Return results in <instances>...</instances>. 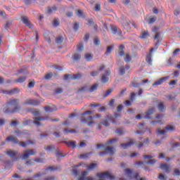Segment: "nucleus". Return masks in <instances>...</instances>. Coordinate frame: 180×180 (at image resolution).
<instances>
[{
	"label": "nucleus",
	"instance_id": "nucleus-43",
	"mask_svg": "<svg viewBox=\"0 0 180 180\" xmlns=\"http://www.w3.org/2000/svg\"><path fill=\"white\" fill-rule=\"evenodd\" d=\"M44 150L46 151H51V150H56V146L54 145H51L47 147H44Z\"/></svg>",
	"mask_w": 180,
	"mask_h": 180
},
{
	"label": "nucleus",
	"instance_id": "nucleus-18",
	"mask_svg": "<svg viewBox=\"0 0 180 180\" xmlns=\"http://www.w3.org/2000/svg\"><path fill=\"white\" fill-rule=\"evenodd\" d=\"M62 143H64L66 144L67 147H71V148H75L77 147V141H63Z\"/></svg>",
	"mask_w": 180,
	"mask_h": 180
},
{
	"label": "nucleus",
	"instance_id": "nucleus-24",
	"mask_svg": "<svg viewBox=\"0 0 180 180\" xmlns=\"http://www.w3.org/2000/svg\"><path fill=\"white\" fill-rule=\"evenodd\" d=\"M153 56L151 55V53H149L146 55V61L147 63L149 64V65H153V59H152Z\"/></svg>",
	"mask_w": 180,
	"mask_h": 180
},
{
	"label": "nucleus",
	"instance_id": "nucleus-46",
	"mask_svg": "<svg viewBox=\"0 0 180 180\" xmlns=\"http://www.w3.org/2000/svg\"><path fill=\"white\" fill-rule=\"evenodd\" d=\"M31 112L32 113V115H34V116H39V115H40V111H39V110L37 109L32 110Z\"/></svg>",
	"mask_w": 180,
	"mask_h": 180
},
{
	"label": "nucleus",
	"instance_id": "nucleus-62",
	"mask_svg": "<svg viewBox=\"0 0 180 180\" xmlns=\"http://www.w3.org/2000/svg\"><path fill=\"white\" fill-rule=\"evenodd\" d=\"M95 11L96 12H99V11H101V4H97L95 5Z\"/></svg>",
	"mask_w": 180,
	"mask_h": 180
},
{
	"label": "nucleus",
	"instance_id": "nucleus-26",
	"mask_svg": "<svg viewBox=\"0 0 180 180\" xmlns=\"http://www.w3.org/2000/svg\"><path fill=\"white\" fill-rule=\"evenodd\" d=\"M84 58H85L86 61H88V62L92 61V60L94 59V54L85 53Z\"/></svg>",
	"mask_w": 180,
	"mask_h": 180
},
{
	"label": "nucleus",
	"instance_id": "nucleus-45",
	"mask_svg": "<svg viewBox=\"0 0 180 180\" xmlns=\"http://www.w3.org/2000/svg\"><path fill=\"white\" fill-rule=\"evenodd\" d=\"M117 140H119L118 139H110L106 142V145H110V144H113V143H116V141H117Z\"/></svg>",
	"mask_w": 180,
	"mask_h": 180
},
{
	"label": "nucleus",
	"instance_id": "nucleus-14",
	"mask_svg": "<svg viewBox=\"0 0 180 180\" xmlns=\"http://www.w3.org/2000/svg\"><path fill=\"white\" fill-rule=\"evenodd\" d=\"M167 79H169V76L163 77L159 79L158 80H157L155 82H154L153 85V86H158V85H162V84H164V82H165Z\"/></svg>",
	"mask_w": 180,
	"mask_h": 180
},
{
	"label": "nucleus",
	"instance_id": "nucleus-44",
	"mask_svg": "<svg viewBox=\"0 0 180 180\" xmlns=\"http://www.w3.org/2000/svg\"><path fill=\"white\" fill-rule=\"evenodd\" d=\"M54 92L56 95H58L60 94H63V92H64V89L61 88H57L54 90Z\"/></svg>",
	"mask_w": 180,
	"mask_h": 180
},
{
	"label": "nucleus",
	"instance_id": "nucleus-17",
	"mask_svg": "<svg viewBox=\"0 0 180 180\" xmlns=\"http://www.w3.org/2000/svg\"><path fill=\"white\" fill-rule=\"evenodd\" d=\"M21 20L22 23H24V25H26V26H28V27H30V29L33 27V25H32V23H30V21L29 20V18H27V16H22Z\"/></svg>",
	"mask_w": 180,
	"mask_h": 180
},
{
	"label": "nucleus",
	"instance_id": "nucleus-53",
	"mask_svg": "<svg viewBox=\"0 0 180 180\" xmlns=\"http://www.w3.org/2000/svg\"><path fill=\"white\" fill-rule=\"evenodd\" d=\"M105 119H108L110 122H112V123H116V120H115V118H112L110 115H106Z\"/></svg>",
	"mask_w": 180,
	"mask_h": 180
},
{
	"label": "nucleus",
	"instance_id": "nucleus-51",
	"mask_svg": "<svg viewBox=\"0 0 180 180\" xmlns=\"http://www.w3.org/2000/svg\"><path fill=\"white\" fill-rule=\"evenodd\" d=\"M94 43L95 46H99L101 44V39H99L98 37H96L94 38Z\"/></svg>",
	"mask_w": 180,
	"mask_h": 180
},
{
	"label": "nucleus",
	"instance_id": "nucleus-13",
	"mask_svg": "<svg viewBox=\"0 0 180 180\" xmlns=\"http://www.w3.org/2000/svg\"><path fill=\"white\" fill-rule=\"evenodd\" d=\"M18 144H19L20 146V147H26V146H29V145H32V146H33V145H34V144H36V141H34V140H27V141H26L25 142H23V141H18Z\"/></svg>",
	"mask_w": 180,
	"mask_h": 180
},
{
	"label": "nucleus",
	"instance_id": "nucleus-64",
	"mask_svg": "<svg viewBox=\"0 0 180 180\" xmlns=\"http://www.w3.org/2000/svg\"><path fill=\"white\" fill-rule=\"evenodd\" d=\"M34 84H35L34 80L30 82L28 84V88H34Z\"/></svg>",
	"mask_w": 180,
	"mask_h": 180
},
{
	"label": "nucleus",
	"instance_id": "nucleus-23",
	"mask_svg": "<svg viewBox=\"0 0 180 180\" xmlns=\"http://www.w3.org/2000/svg\"><path fill=\"white\" fill-rule=\"evenodd\" d=\"M105 151H108L107 153L110 155H114L115 153H116V150L113 147H107L105 148Z\"/></svg>",
	"mask_w": 180,
	"mask_h": 180
},
{
	"label": "nucleus",
	"instance_id": "nucleus-10",
	"mask_svg": "<svg viewBox=\"0 0 180 180\" xmlns=\"http://www.w3.org/2000/svg\"><path fill=\"white\" fill-rule=\"evenodd\" d=\"M111 71L110 70V69H107L105 70V74L103 75L102 77H101V82L103 83V84H106V82H109V76H110V74H111Z\"/></svg>",
	"mask_w": 180,
	"mask_h": 180
},
{
	"label": "nucleus",
	"instance_id": "nucleus-39",
	"mask_svg": "<svg viewBox=\"0 0 180 180\" xmlns=\"http://www.w3.org/2000/svg\"><path fill=\"white\" fill-rule=\"evenodd\" d=\"M92 153H86V154H82L79 156V158H82V160H86L89 157V155H91Z\"/></svg>",
	"mask_w": 180,
	"mask_h": 180
},
{
	"label": "nucleus",
	"instance_id": "nucleus-47",
	"mask_svg": "<svg viewBox=\"0 0 180 180\" xmlns=\"http://www.w3.org/2000/svg\"><path fill=\"white\" fill-rule=\"evenodd\" d=\"M113 92V89H110L108 90H107L105 91V93L104 94V97L106 98L108 96H109V95H110V94H112Z\"/></svg>",
	"mask_w": 180,
	"mask_h": 180
},
{
	"label": "nucleus",
	"instance_id": "nucleus-4",
	"mask_svg": "<svg viewBox=\"0 0 180 180\" xmlns=\"http://www.w3.org/2000/svg\"><path fill=\"white\" fill-rule=\"evenodd\" d=\"M124 172H126V174L128 175L129 180H147L146 177H140L139 172H135L133 173V171H131L130 169H125Z\"/></svg>",
	"mask_w": 180,
	"mask_h": 180
},
{
	"label": "nucleus",
	"instance_id": "nucleus-16",
	"mask_svg": "<svg viewBox=\"0 0 180 180\" xmlns=\"http://www.w3.org/2000/svg\"><path fill=\"white\" fill-rule=\"evenodd\" d=\"M89 174V173L86 171L82 172V174L79 176L78 180H94V178L92 177H86Z\"/></svg>",
	"mask_w": 180,
	"mask_h": 180
},
{
	"label": "nucleus",
	"instance_id": "nucleus-5",
	"mask_svg": "<svg viewBox=\"0 0 180 180\" xmlns=\"http://www.w3.org/2000/svg\"><path fill=\"white\" fill-rule=\"evenodd\" d=\"M97 176L100 178L98 180H115V176L112 174V173L108 172L98 173Z\"/></svg>",
	"mask_w": 180,
	"mask_h": 180
},
{
	"label": "nucleus",
	"instance_id": "nucleus-31",
	"mask_svg": "<svg viewBox=\"0 0 180 180\" xmlns=\"http://www.w3.org/2000/svg\"><path fill=\"white\" fill-rule=\"evenodd\" d=\"M99 84H94L91 86V87L88 90L89 92H95L98 89Z\"/></svg>",
	"mask_w": 180,
	"mask_h": 180
},
{
	"label": "nucleus",
	"instance_id": "nucleus-15",
	"mask_svg": "<svg viewBox=\"0 0 180 180\" xmlns=\"http://www.w3.org/2000/svg\"><path fill=\"white\" fill-rule=\"evenodd\" d=\"M131 146H134V141H133V139H129V141L127 143H122L120 148H123V150H127V148H130Z\"/></svg>",
	"mask_w": 180,
	"mask_h": 180
},
{
	"label": "nucleus",
	"instance_id": "nucleus-7",
	"mask_svg": "<svg viewBox=\"0 0 180 180\" xmlns=\"http://www.w3.org/2000/svg\"><path fill=\"white\" fill-rule=\"evenodd\" d=\"M21 155L22 157V160H29L30 155H36V150H26Z\"/></svg>",
	"mask_w": 180,
	"mask_h": 180
},
{
	"label": "nucleus",
	"instance_id": "nucleus-30",
	"mask_svg": "<svg viewBox=\"0 0 180 180\" xmlns=\"http://www.w3.org/2000/svg\"><path fill=\"white\" fill-rule=\"evenodd\" d=\"M150 36V34H148V31H142L140 39H147Z\"/></svg>",
	"mask_w": 180,
	"mask_h": 180
},
{
	"label": "nucleus",
	"instance_id": "nucleus-49",
	"mask_svg": "<svg viewBox=\"0 0 180 180\" xmlns=\"http://www.w3.org/2000/svg\"><path fill=\"white\" fill-rule=\"evenodd\" d=\"M63 131L65 134H68V133H77L75 129H63Z\"/></svg>",
	"mask_w": 180,
	"mask_h": 180
},
{
	"label": "nucleus",
	"instance_id": "nucleus-8",
	"mask_svg": "<svg viewBox=\"0 0 180 180\" xmlns=\"http://www.w3.org/2000/svg\"><path fill=\"white\" fill-rule=\"evenodd\" d=\"M24 105H30L31 106H39L40 101L32 98H28L24 102Z\"/></svg>",
	"mask_w": 180,
	"mask_h": 180
},
{
	"label": "nucleus",
	"instance_id": "nucleus-42",
	"mask_svg": "<svg viewBox=\"0 0 180 180\" xmlns=\"http://www.w3.org/2000/svg\"><path fill=\"white\" fill-rule=\"evenodd\" d=\"M57 170H58V167H57L56 166H51V167H47L45 171H57Z\"/></svg>",
	"mask_w": 180,
	"mask_h": 180
},
{
	"label": "nucleus",
	"instance_id": "nucleus-1",
	"mask_svg": "<svg viewBox=\"0 0 180 180\" xmlns=\"http://www.w3.org/2000/svg\"><path fill=\"white\" fill-rule=\"evenodd\" d=\"M19 103H20V100L19 99H10L6 103V107L4 108V112L5 113H16V112H19L22 109V106Z\"/></svg>",
	"mask_w": 180,
	"mask_h": 180
},
{
	"label": "nucleus",
	"instance_id": "nucleus-34",
	"mask_svg": "<svg viewBox=\"0 0 180 180\" xmlns=\"http://www.w3.org/2000/svg\"><path fill=\"white\" fill-rule=\"evenodd\" d=\"M64 41V37L59 36L56 38V44H61Z\"/></svg>",
	"mask_w": 180,
	"mask_h": 180
},
{
	"label": "nucleus",
	"instance_id": "nucleus-58",
	"mask_svg": "<svg viewBox=\"0 0 180 180\" xmlns=\"http://www.w3.org/2000/svg\"><path fill=\"white\" fill-rule=\"evenodd\" d=\"M52 77H53V73H51V72L47 73L44 76L45 79H51V78H52Z\"/></svg>",
	"mask_w": 180,
	"mask_h": 180
},
{
	"label": "nucleus",
	"instance_id": "nucleus-32",
	"mask_svg": "<svg viewBox=\"0 0 180 180\" xmlns=\"http://www.w3.org/2000/svg\"><path fill=\"white\" fill-rule=\"evenodd\" d=\"M76 15L79 18H85V13H84V11L82 10H77L76 11Z\"/></svg>",
	"mask_w": 180,
	"mask_h": 180
},
{
	"label": "nucleus",
	"instance_id": "nucleus-28",
	"mask_svg": "<svg viewBox=\"0 0 180 180\" xmlns=\"http://www.w3.org/2000/svg\"><path fill=\"white\" fill-rule=\"evenodd\" d=\"M46 41H48V43H51V39H50V36H53V34L51 32H45L44 34Z\"/></svg>",
	"mask_w": 180,
	"mask_h": 180
},
{
	"label": "nucleus",
	"instance_id": "nucleus-55",
	"mask_svg": "<svg viewBox=\"0 0 180 180\" xmlns=\"http://www.w3.org/2000/svg\"><path fill=\"white\" fill-rule=\"evenodd\" d=\"M44 109L46 112H49V113H51V112H54V109L51 108L50 106H46Z\"/></svg>",
	"mask_w": 180,
	"mask_h": 180
},
{
	"label": "nucleus",
	"instance_id": "nucleus-52",
	"mask_svg": "<svg viewBox=\"0 0 180 180\" xmlns=\"http://www.w3.org/2000/svg\"><path fill=\"white\" fill-rule=\"evenodd\" d=\"M113 49V46H108L107 47V50L105 53V54L106 56H108V54H110V53H112V50Z\"/></svg>",
	"mask_w": 180,
	"mask_h": 180
},
{
	"label": "nucleus",
	"instance_id": "nucleus-63",
	"mask_svg": "<svg viewBox=\"0 0 180 180\" xmlns=\"http://www.w3.org/2000/svg\"><path fill=\"white\" fill-rule=\"evenodd\" d=\"M86 115H92V111L91 110H87L85 111L84 112L82 113V116H85Z\"/></svg>",
	"mask_w": 180,
	"mask_h": 180
},
{
	"label": "nucleus",
	"instance_id": "nucleus-54",
	"mask_svg": "<svg viewBox=\"0 0 180 180\" xmlns=\"http://www.w3.org/2000/svg\"><path fill=\"white\" fill-rule=\"evenodd\" d=\"M25 165L27 166L34 165V162L32 160H29L25 162Z\"/></svg>",
	"mask_w": 180,
	"mask_h": 180
},
{
	"label": "nucleus",
	"instance_id": "nucleus-57",
	"mask_svg": "<svg viewBox=\"0 0 180 180\" xmlns=\"http://www.w3.org/2000/svg\"><path fill=\"white\" fill-rule=\"evenodd\" d=\"M0 16H1V18H4V19H6V18L8 17V15H6L5 11H0Z\"/></svg>",
	"mask_w": 180,
	"mask_h": 180
},
{
	"label": "nucleus",
	"instance_id": "nucleus-20",
	"mask_svg": "<svg viewBox=\"0 0 180 180\" xmlns=\"http://www.w3.org/2000/svg\"><path fill=\"white\" fill-rule=\"evenodd\" d=\"M19 152L18 151H14V150H7L6 151V154L7 155H8V157H11V158H15L16 157V155H18Z\"/></svg>",
	"mask_w": 180,
	"mask_h": 180
},
{
	"label": "nucleus",
	"instance_id": "nucleus-35",
	"mask_svg": "<svg viewBox=\"0 0 180 180\" xmlns=\"http://www.w3.org/2000/svg\"><path fill=\"white\" fill-rule=\"evenodd\" d=\"M125 63H130L131 61V56L129 53H127L124 58Z\"/></svg>",
	"mask_w": 180,
	"mask_h": 180
},
{
	"label": "nucleus",
	"instance_id": "nucleus-21",
	"mask_svg": "<svg viewBox=\"0 0 180 180\" xmlns=\"http://www.w3.org/2000/svg\"><path fill=\"white\" fill-rule=\"evenodd\" d=\"M82 57V56L81 53L76 52L72 56V60H73V61H79V60H81Z\"/></svg>",
	"mask_w": 180,
	"mask_h": 180
},
{
	"label": "nucleus",
	"instance_id": "nucleus-9",
	"mask_svg": "<svg viewBox=\"0 0 180 180\" xmlns=\"http://www.w3.org/2000/svg\"><path fill=\"white\" fill-rule=\"evenodd\" d=\"M69 78H71V79H81L82 78V74L77 73L76 75H64V79H68Z\"/></svg>",
	"mask_w": 180,
	"mask_h": 180
},
{
	"label": "nucleus",
	"instance_id": "nucleus-50",
	"mask_svg": "<svg viewBox=\"0 0 180 180\" xmlns=\"http://www.w3.org/2000/svg\"><path fill=\"white\" fill-rule=\"evenodd\" d=\"M65 155H63V152H61V151H57L56 152V157H57V158H61L62 157H65Z\"/></svg>",
	"mask_w": 180,
	"mask_h": 180
},
{
	"label": "nucleus",
	"instance_id": "nucleus-36",
	"mask_svg": "<svg viewBox=\"0 0 180 180\" xmlns=\"http://www.w3.org/2000/svg\"><path fill=\"white\" fill-rule=\"evenodd\" d=\"M175 129H176V127L174 125H167L166 127V130L167 132L168 131H175Z\"/></svg>",
	"mask_w": 180,
	"mask_h": 180
},
{
	"label": "nucleus",
	"instance_id": "nucleus-2",
	"mask_svg": "<svg viewBox=\"0 0 180 180\" xmlns=\"http://www.w3.org/2000/svg\"><path fill=\"white\" fill-rule=\"evenodd\" d=\"M33 120H29V119H25L23 122L24 126H29L30 123H33L34 124H36L37 127L39 126H43L40 122H44L45 120H49V115H44V116H39V117H34Z\"/></svg>",
	"mask_w": 180,
	"mask_h": 180
},
{
	"label": "nucleus",
	"instance_id": "nucleus-12",
	"mask_svg": "<svg viewBox=\"0 0 180 180\" xmlns=\"http://www.w3.org/2000/svg\"><path fill=\"white\" fill-rule=\"evenodd\" d=\"M156 160L155 159L153 160H149L148 161H145V162H136L135 163V165H138V167H143V165H144L145 164H149L150 165H154V164H155Z\"/></svg>",
	"mask_w": 180,
	"mask_h": 180
},
{
	"label": "nucleus",
	"instance_id": "nucleus-27",
	"mask_svg": "<svg viewBox=\"0 0 180 180\" xmlns=\"http://www.w3.org/2000/svg\"><path fill=\"white\" fill-rule=\"evenodd\" d=\"M27 78V77L26 76L20 77L15 81V82H16V84H22L26 81Z\"/></svg>",
	"mask_w": 180,
	"mask_h": 180
},
{
	"label": "nucleus",
	"instance_id": "nucleus-56",
	"mask_svg": "<svg viewBox=\"0 0 180 180\" xmlns=\"http://www.w3.org/2000/svg\"><path fill=\"white\" fill-rule=\"evenodd\" d=\"M120 75H124L126 74V69L124 68H121L119 70Z\"/></svg>",
	"mask_w": 180,
	"mask_h": 180
},
{
	"label": "nucleus",
	"instance_id": "nucleus-6",
	"mask_svg": "<svg viewBox=\"0 0 180 180\" xmlns=\"http://www.w3.org/2000/svg\"><path fill=\"white\" fill-rule=\"evenodd\" d=\"M110 29L112 34L119 36V37H123V32H122V30H120L119 27L111 25Z\"/></svg>",
	"mask_w": 180,
	"mask_h": 180
},
{
	"label": "nucleus",
	"instance_id": "nucleus-59",
	"mask_svg": "<svg viewBox=\"0 0 180 180\" xmlns=\"http://www.w3.org/2000/svg\"><path fill=\"white\" fill-rule=\"evenodd\" d=\"M101 124H103L105 127H109L110 126V124L109 123V121L108 120H104L103 122H101Z\"/></svg>",
	"mask_w": 180,
	"mask_h": 180
},
{
	"label": "nucleus",
	"instance_id": "nucleus-38",
	"mask_svg": "<svg viewBox=\"0 0 180 180\" xmlns=\"http://www.w3.org/2000/svg\"><path fill=\"white\" fill-rule=\"evenodd\" d=\"M10 92L11 95H15V94H19V92H20V90L19 89V88L16 87L10 90Z\"/></svg>",
	"mask_w": 180,
	"mask_h": 180
},
{
	"label": "nucleus",
	"instance_id": "nucleus-11",
	"mask_svg": "<svg viewBox=\"0 0 180 180\" xmlns=\"http://www.w3.org/2000/svg\"><path fill=\"white\" fill-rule=\"evenodd\" d=\"M7 143H13V144H19V139L18 137L11 135L6 139Z\"/></svg>",
	"mask_w": 180,
	"mask_h": 180
},
{
	"label": "nucleus",
	"instance_id": "nucleus-60",
	"mask_svg": "<svg viewBox=\"0 0 180 180\" xmlns=\"http://www.w3.org/2000/svg\"><path fill=\"white\" fill-rule=\"evenodd\" d=\"M135 146H136V147H138V148H141L144 146V143H141L140 141H138L136 143Z\"/></svg>",
	"mask_w": 180,
	"mask_h": 180
},
{
	"label": "nucleus",
	"instance_id": "nucleus-33",
	"mask_svg": "<svg viewBox=\"0 0 180 180\" xmlns=\"http://www.w3.org/2000/svg\"><path fill=\"white\" fill-rule=\"evenodd\" d=\"M87 169L88 171H91V169H95L96 167H98V164L96 163H91L89 165H87Z\"/></svg>",
	"mask_w": 180,
	"mask_h": 180
},
{
	"label": "nucleus",
	"instance_id": "nucleus-61",
	"mask_svg": "<svg viewBox=\"0 0 180 180\" xmlns=\"http://www.w3.org/2000/svg\"><path fill=\"white\" fill-rule=\"evenodd\" d=\"M130 86H131V87H133V88H139V83H137V82H131Z\"/></svg>",
	"mask_w": 180,
	"mask_h": 180
},
{
	"label": "nucleus",
	"instance_id": "nucleus-25",
	"mask_svg": "<svg viewBox=\"0 0 180 180\" xmlns=\"http://www.w3.org/2000/svg\"><path fill=\"white\" fill-rule=\"evenodd\" d=\"M157 108L160 112H165L167 109L164 103H159Z\"/></svg>",
	"mask_w": 180,
	"mask_h": 180
},
{
	"label": "nucleus",
	"instance_id": "nucleus-22",
	"mask_svg": "<svg viewBox=\"0 0 180 180\" xmlns=\"http://www.w3.org/2000/svg\"><path fill=\"white\" fill-rule=\"evenodd\" d=\"M58 11V7L56 5L53 6L52 7L47 8V12L49 14L53 13V12H57Z\"/></svg>",
	"mask_w": 180,
	"mask_h": 180
},
{
	"label": "nucleus",
	"instance_id": "nucleus-41",
	"mask_svg": "<svg viewBox=\"0 0 180 180\" xmlns=\"http://www.w3.org/2000/svg\"><path fill=\"white\" fill-rule=\"evenodd\" d=\"M115 133H116L117 134H120V136H123V134H124V131L123 130V129L122 128H120V129H117Z\"/></svg>",
	"mask_w": 180,
	"mask_h": 180
},
{
	"label": "nucleus",
	"instance_id": "nucleus-48",
	"mask_svg": "<svg viewBox=\"0 0 180 180\" xmlns=\"http://www.w3.org/2000/svg\"><path fill=\"white\" fill-rule=\"evenodd\" d=\"M77 51H83V50H84V45L82 44V43H79L77 45Z\"/></svg>",
	"mask_w": 180,
	"mask_h": 180
},
{
	"label": "nucleus",
	"instance_id": "nucleus-37",
	"mask_svg": "<svg viewBox=\"0 0 180 180\" xmlns=\"http://www.w3.org/2000/svg\"><path fill=\"white\" fill-rule=\"evenodd\" d=\"M53 26H54V27H57L60 26V20L58 18L53 19Z\"/></svg>",
	"mask_w": 180,
	"mask_h": 180
},
{
	"label": "nucleus",
	"instance_id": "nucleus-19",
	"mask_svg": "<svg viewBox=\"0 0 180 180\" xmlns=\"http://www.w3.org/2000/svg\"><path fill=\"white\" fill-rule=\"evenodd\" d=\"M154 112H155V109H154V108H151L149 110H148L146 112H145V119H151V115H153L154 113Z\"/></svg>",
	"mask_w": 180,
	"mask_h": 180
},
{
	"label": "nucleus",
	"instance_id": "nucleus-29",
	"mask_svg": "<svg viewBox=\"0 0 180 180\" xmlns=\"http://www.w3.org/2000/svg\"><path fill=\"white\" fill-rule=\"evenodd\" d=\"M160 168H161V169H163L164 171H166V172H169V165H167V164H162L160 166Z\"/></svg>",
	"mask_w": 180,
	"mask_h": 180
},
{
	"label": "nucleus",
	"instance_id": "nucleus-40",
	"mask_svg": "<svg viewBox=\"0 0 180 180\" xmlns=\"http://www.w3.org/2000/svg\"><path fill=\"white\" fill-rule=\"evenodd\" d=\"M157 20V17L151 15L149 17L148 23H154Z\"/></svg>",
	"mask_w": 180,
	"mask_h": 180
},
{
	"label": "nucleus",
	"instance_id": "nucleus-3",
	"mask_svg": "<svg viewBox=\"0 0 180 180\" xmlns=\"http://www.w3.org/2000/svg\"><path fill=\"white\" fill-rule=\"evenodd\" d=\"M101 117V114L95 115L94 116L89 115L86 118L82 117L80 119V122L82 123H86L87 126L92 127L96 124V122L94 120V119H99Z\"/></svg>",
	"mask_w": 180,
	"mask_h": 180
}]
</instances>
